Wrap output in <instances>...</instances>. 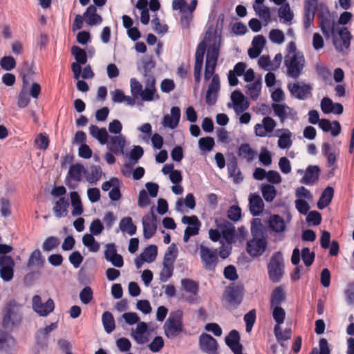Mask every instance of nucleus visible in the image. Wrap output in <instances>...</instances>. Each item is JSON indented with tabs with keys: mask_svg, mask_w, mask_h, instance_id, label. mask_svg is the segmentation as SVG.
I'll return each mask as SVG.
<instances>
[{
	"mask_svg": "<svg viewBox=\"0 0 354 354\" xmlns=\"http://www.w3.org/2000/svg\"><path fill=\"white\" fill-rule=\"evenodd\" d=\"M319 27L326 39L333 37V44L338 53H343L344 48L351 46L352 35L346 27H337V22L331 18L330 13L319 16Z\"/></svg>",
	"mask_w": 354,
	"mask_h": 354,
	"instance_id": "1",
	"label": "nucleus"
},
{
	"mask_svg": "<svg viewBox=\"0 0 354 354\" xmlns=\"http://www.w3.org/2000/svg\"><path fill=\"white\" fill-rule=\"evenodd\" d=\"M252 239L246 243V252L252 258L263 254L268 248V239L261 227H251Z\"/></svg>",
	"mask_w": 354,
	"mask_h": 354,
	"instance_id": "2",
	"label": "nucleus"
},
{
	"mask_svg": "<svg viewBox=\"0 0 354 354\" xmlns=\"http://www.w3.org/2000/svg\"><path fill=\"white\" fill-rule=\"evenodd\" d=\"M71 53L75 59V62L71 64L74 79H88V64L82 68V66L87 63L88 59L86 49L73 45L71 47Z\"/></svg>",
	"mask_w": 354,
	"mask_h": 354,
	"instance_id": "3",
	"label": "nucleus"
},
{
	"mask_svg": "<svg viewBox=\"0 0 354 354\" xmlns=\"http://www.w3.org/2000/svg\"><path fill=\"white\" fill-rule=\"evenodd\" d=\"M269 279L274 283H279L284 274L283 258L281 252H274L268 264Z\"/></svg>",
	"mask_w": 354,
	"mask_h": 354,
	"instance_id": "4",
	"label": "nucleus"
},
{
	"mask_svg": "<svg viewBox=\"0 0 354 354\" xmlns=\"http://www.w3.org/2000/svg\"><path fill=\"white\" fill-rule=\"evenodd\" d=\"M12 250V246L0 254V278L4 282H10L14 278L15 262L9 255Z\"/></svg>",
	"mask_w": 354,
	"mask_h": 354,
	"instance_id": "5",
	"label": "nucleus"
},
{
	"mask_svg": "<svg viewBox=\"0 0 354 354\" xmlns=\"http://www.w3.org/2000/svg\"><path fill=\"white\" fill-rule=\"evenodd\" d=\"M183 312L177 310L170 315L164 324L165 334L167 337L172 339L177 337L183 330Z\"/></svg>",
	"mask_w": 354,
	"mask_h": 354,
	"instance_id": "6",
	"label": "nucleus"
},
{
	"mask_svg": "<svg viewBox=\"0 0 354 354\" xmlns=\"http://www.w3.org/2000/svg\"><path fill=\"white\" fill-rule=\"evenodd\" d=\"M200 258L205 270L215 272L218 262L217 249L209 248L203 244L199 246Z\"/></svg>",
	"mask_w": 354,
	"mask_h": 354,
	"instance_id": "7",
	"label": "nucleus"
},
{
	"mask_svg": "<svg viewBox=\"0 0 354 354\" xmlns=\"http://www.w3.org/2000/svg\"><path fill=\"white\" fill-rule=\"evenodd\" d=\"M18 306L15 299H12L7 301L3 309L2 326L6 328L9 324L12 326H17L21 322V318L19 317L15 310Z\"/></svg>",
	"mask_w": 354,
	"mask_h": 354,
	"instance_id": "8",
	"label": "nucleus"
},
{
	"mask_svg": "<svg viewBox=\"0 0 354 354\" xmlns=\"http://www.w3.org/2000/svg\"><path fill=\"white\" fill-rule=\"evenodd\" d=\"M305 58L302 53L297 52L293 55L290 61L285 59L288 76L297 79L299 77L304 67Z\"/></svg>",
	"mask_w": 354,
	"mask_h": 354,
	"instance_id": "9",
	"label": "nucleus"
},
{
	"mask_svg": "<svg viewBox=\"0 0 354 354\" xmlns=\"http://www.w3.org/2000/svg\"><path fill=\"white\" fill-rule=\"evenodd\" d=\"M215 224L221 232V236L228 244L236 241V234L234 224L223 218H216Z\"/></svg>",
	"mask_w": 354,
	"mask_h": 354,
	"instance_id": "10",
	"label": "nucleus"
},
{
	"mask_svg": "<svg viewBox=\"0 0 354 354\" xmlns=\"http://www.w3.org/2000/svg\"><path fill=\"white\" fill-rule=\"evenodd\" d=\"M267 223L269 231L277 235L276 240L282 241L284 238V232L287 228L284 219L279 214H271Z\"/></svg>",
	"mask_w": 354,
	"mask_h": 354,
	"instance_id": "11",
	"label": "nucleus"
},
{
	"mask_svg": "<svg viewBox=\"0 0 354 354\" xmlns=\"http://www.w3.org/2000/svg\"><path fill=\"white\" fill-rule=\"evenodd\" d=\"M244 287L243 285L230 286L225 292L224 297L226 301L234 308H237L243 301Z\"/></svg>",
	"mask_w": 354,
	"mask_h": 354,
	"instance_id": "12",
	"label": "nucleus"
},
{
	"mask_svg": "<svg viewBox=\"0 0 354 354\" xmlns=\"http://www.w3.org/2000/svg\"><path fill=\"white\" fill-rule=\"evenodd\" d=\"M288 88L291 95L299 100H306L312 96L313 86L310 84H302L299 82L289 83Z\"/></svg>",
	"mask_w": 354,
	"mask_h": 354,
	"instance_id": "13",
	"label": "nucleus"
},
{
	"mask_svg": "<svg viewBox=\"0 0 354 354\" xmlns=\"http://www.w3.org/2000/svg\"><path fill=\"white\" fill-rule=\"evenodd\" d=\"M157 216L151 209V212L142 217L143 236L145 239L151 238L157 230Z\"/></svg>",
	"mask_w": 354,
	"mask_h": 354,
	"instance_id": "14",
	"label": "nucleus"
},
{
	"mask_svg": "<svg viewBox=\"0 0 354 354\" xmlns=\"http://www.w3.org/2000/svg\"><path fill=\"white\" fill-rule=\"evenodd\" d=\"M88 260H86L83 266L77 273V281L84 287L80 293V299L84 304H88V269L86 268Z\"/></svg>",
	"mask_w": 354,
	"mask_h": 354,
	"instance_id": "15",
	"label": "nucleus"
},
{
	"mask_svg": "<svg viewBox=\"0 0 354 354\" xmlns=\"http://www.w3.org/2000/svg\"><path fill=\"white\" fill-rule=\"evenodd\" d=\"M231 100L233 104L229 102L227 107L231 108L233 105L234 111L237 115L248 109L250 106V102L248 97L239 90H236L232 93Z\"/></svg>",
	"mask_w": 354,
	"mask_h": 354,
	"instance_id": "16",
	"label": "nucleus"
},
{
	"mask_svg": "<svg viewBox=\"0 0 354 354\" xmlns=\"http://www.w3.org/2000/svg\"><path fill=\"white\" fill-rule=\"evenodd\" d=\"M317 9L318 0H304L303 22L306 30L311 26Z\"/></svg>",
	"mask_w": 354,
	"mask_h": 354,
	"instance_id": "17",
	"label": "nucleus"
},
{
	"mask_svg": "<svg viewBox=\"0 0 354 354\" xmlns=\"http://www.w3.org/2000/svg\"><path fill=\"white\" fill-rule=\"evenodd\" d=\"M106 145L108 150L114 155H123L126 139L122 134L114 136H110Z\"/></svg>",
	"mask_w": 354,
	"mask_h": 354,
	"instance_id": "18",
	"label": "nucleus"
},
{
	"mask_svg": "<svg viewBox=\"0 0 354 354\" xmlns=\"http://www.w3.org/2000/svg\"><path fill=\"white\" fill-rule=\"evenodd\" d=\"M145 88L142 91L140 98L143 101L151 102L154 99L158 100L159 95L156 93V79L154 76H149L148 79L144 80Z\"/></svg>",
	"mask_w": 354,
	"mask_h": 354,
	"instance_id": "19",
	"label": "nucleus"
},
{
	"mask_svg": "<svg viewBox=\"0 0 354 354\" xmlns=\"http://www.w3.org/2000/svg\"><path fill=\"white\" fill-rule=\"evenodd\" d=\"M200 349L206 353H212L217 351L218 344L216 339L207 333H202L199 337Z\"/></svg>",
	"mask_w": 354,
	"mask_h": 354,
	"instance_id": "20",
	"label": "nucleus"
},
{
	"mask_svg": "<svg viewBox=\"0 0 354 354\" xmlns=\"http://www.w3.org/2000/svg\"><path fill=\"white\" fill-rule=\"evenodd\" d=\"M66 176L75 182H80L83 176L88 181V169L80 162L71 164Z\"/></svg>",
	"mask_w": 354,
	"mask_h": 354,
	"instance_id": "21",
	"label": "nucleus"
},
{
	"mask_svg": "<svg viewBox=\"0 0 354 354\" xmlns=\"http://www.w3.org/2000/svg\"><path fill=\"white\" fill-rule=\"evenodd\" d=\"M240 339V334L236 330H232L225 338V344L234 354H242L243 346Z\"/></svg>",
	"mask_w": 354,
	"mask_h": 354,
	"instance_id": "22",
	"label": "nucleus"
},
{
	"mask_svg": "<svg viewBox=\"0 0 354 354\" xmlns=\"http://www.w3.org/2000/svg\"><path fill=\"white\" fill-rule=\"evenodd\" d=\"M171 115L166 114L162 118V124L171 129H176L180 119V109L178 106H172L170 110Z\"/></svg>",
	"mask_w": 354,
	"mask_h": 354,
	"instance_id": "23",
	"label": "nucleus"
},
{
	"mask_svg": "<svg viewBox=\"0 0 354 354\" xmlns=\"http://www.w3.org/2000/svg\"><path fill=\"white\" fill-rule=\"evenodd\" d=\"M248 201L250 214L253 216H259L264 209V203L261 196L257 193L250 194Z\"/></svg>",
	"mask_w": 354,
	"mask_h": 354,
	"instance_id": "24",
	"label": "nucleus"
},
{
	"mask_svg": "<svg viewBox=\"0 0 354 354\" xmlns=\"http://www.w3.org/2000/svg\"><path fill=\"white\" fill-rule=\"evenodd\" d=\"M320 172L321 169L319 166H308L304 176L300 180V183L306 185H312L315 184L319 179Z\"/></svg>",
	"mask_w": 354,
	"mask_h": 354,
	"instance_id": "25",
	"label": "nucleus"
},
{
	"mask_svg": "<svg viewBox=\"0 0 354 354\" xmlns=\"http://www.w3.org/2000/svg\"><path fill=\"white\" fill-rule=\"evenodd\" d=\"M181 221L183 224L189 225L185 230V232L188 234L189 236H195L199 233L201 223L196 216H183Z\"/></svg>",
	"mask_w": 354,
	"mask_h": 354,
	"instance_id": "26",
	"label": "nucleus"
},
{
	"mask_svg": "<svg viewBox=\"0 0 354 354\" xmlns=\"http://www.w3.org/2000/svg\"><path fill=\"white\" fill-rule=\"evenodd\" d=\"M276 127V122L270 117H266L263 119V124H257L254 127L256 135L263 137L266 133L272 132Z\"/></svg>",
	"mask_w": 354,
	"mask_h": 354,
	"instance_id": "27",
	"label": "nucleus"
},
{
	"mask_svg": "<svg viewBox=\"0 0 354 354\" xmlns=\"http://www.w3.org/2000/svg\"><path fill=\"white\" fill-rule=\"evenodd\" d=\"M319 127L324 132L330 131L333 136H338L341 132L340 123L334 120L332 123L327 119H321L318 123Z\"/></svg>",
	"mask_w": 354,
	"mask_h": 354,
	"instance_id": "28",
	"label": "nucleus"
},
{
	"mask_svg": "<svg viewBox=\"0 0 354 354\" xmlns=\"http://www.w3.org/2000/svg\"><path fill=\"white\" fill-rule=\"evenodd\" d=\"M71 204L73 207L71 214L76 217L82 214L84 212L83 205L81 197L77 192L72 191L70 192Z\"/></svg>",
	"mask_w": 354,
	"mask_h": 354,
	"instance_id": "29",
	"label": "nucleus"
},
{
	"mask_svg": "<svg viewBox=\"0 0 354 354\" xmlns=\"http://www.w3.org/2000/svg\"><path fill=\"white\" fill-rule=\"evenodd\" d=\"M68 207V200L65 197H61L55 202L53 211L57 218H61L67 216Z\"/></svg>",
	"mask_w": 354,
	"mask_h": 354,
	"instance_id": "30",
	"label": "nucleus"
},
{
	"mask_svg": "<svg viewBox=\"0 0 354 354\" xmlns=\"http://www.w3.org/2000/svg\"><path fill=\"white\" fill-rule=\"evenodd\" d=\"M90 134L102 145L107 143L110 136L105 128H99L97 125L90 126Z\"/></svg>",
	"mask_w": 354,
	"mask_h": 354,
	"instance_id": "31",
	"label": "nucleus"
},
{
	"mask_svg": "<svg viewBox=\"0 0 354 354\" xmlns=\"http://www.w3.org/2000/svg\"><path fill=\"white\" fill-rule=\"evenodd\" d=\"M286 299V295L283 287L281 286L276 287L271 293L270 307L280 306Z\"/></svg>",
	"mask_w": 354,
	"mask_h": 354,
	"instance_id": "32",
	"label": "nucleus"
},
{
	"mask_svg": "<svg viewBox=\"0 0 354 354\" xmlns=\"http://www.w3.org/2000/svg\"><path fill=\"white\" fill-rule=\"evenodd\" d=\"M237 154L239 157L250 162L254 159L257 153L250 147L248 143H243L238 148Z\"/></svg>",
	"mask_w": 354,
	"mask_h": 354,
	"instance_id": "33",
	"label": "nucleus"
},
{
	"mask_svg": "<svg viewBox=\"0 0 354 354\" xmlns=\"http://www.w3.org/2000/svg\"><path fill=\"white\" fill-rule=\"evenodd\" d=\"M334 194V189L332 187L328 186L322 192L317 202V207L323 209L327 207L331 202Z\"/></svg>",
	"mask_w": 354,
	"mask_h": 354,
	"instance_id": "34",
	"label": "nucleus"
},
{
	"mask_svg": "<svg viewBox=\"0 0 354 354\" xmlns=\"http://www.w3.org/2000/svg\"><path fill=\"white\" fill-rule=\"evenodd\" d=\"M10 341L15 342L12 335L6 331L0 330V351H5L6 354H11L12 347L8 344Z\"/></svg>",
	"mask_w": 354,
	"mask_h": 354,
	"instance_id": "35",
	"label": "nucleus"
},
{
	"mask_svg": "<svg viewBox=\"0 0 354 354\" xmlns=\"http://www.w3.org/2000/svg\"><path fill=\"white\" fill-rule=\"evenodd\" d=\"M119 228L123 232H127L130 236L136 233L137 227L133 223L132 218L130 216L122 218L119 223Z\"/></svg>",
	"mask_w": 354,
	"mask_h": 354,
	"instance_id": "36",
	"label": "nucleus"
},
{
	"mask_svg": "<svg viewBox=\"0 0 354 354\" xmlns=\"http://www.w3.org/2000/svg\"><path fill=\"white\" fill-rule=\"evenodd\" d=\"M84 22L88 25V7H87L83 15L77 14L75 15L72 25L73 32H76L82 28Z\"/></svg>",
	"mask_w": 354,
	"mask_h": 354,
	"instance_id": "37",
	"label": "nucleus"
},
{
	"mask_svg": "<svg viewBox=\"0 0 354 354\" xmlns=\"http://www.w3.org/2000/svg\"><path fill=\"white\" fill-rule=\"evenodd\" d=\"M147 325L144 322H138L136 329V334L132 333L133 338L138 344H144L147 341V339L142 336L143 334L147 331Z\"/></svg>",
	"mask_w": 354,
	"mask_h": 354,
	"instance_id": "38",
	"label": "nucleus"
},
{
	"mask_svg": "<svg viewBox=\"0 0 354 354\" xmlns=\"http://www.w3.org/2000/svg\"><path fill=\"white\" fill-rule=\"evenodd\" d=\"M291 328H287L283 332L281 331L280 326L275 325L274 326V334L277 339V341L279 343L281 346H284L283 342L291 338Z\"/></svg>",
	"mask_w": 354,
	"mask_h": 354,
	"instance_id": "39",
	"label": "nucleus"
},
{
	"mask_svg": "<svg viewBox=\"0 0 354 354\" xmlns=\"http://www.w3.org/2000/svg\"><path fill=\"white\" fill-rule=\"evenodd\" d=\"M102 322L106 333H111L115 328V320L113 315L109 312L105 311L102 316Z\"/></svg>",
	"mask_w": 354,
	"mask_h": 354,
	"instance_id": "40",
	"label": "nucleus"
},
{
	"mask_svg": "<svg viewBox=\"0 0 354 354\" xmlns=\"http://www.w3.org/2000/svg\"><path fill=\"white\" fill-rule=\"evenodd\" d=\"M261 192L264 200L266 202H272L277 196V190L272 185L262 184Z\"/></svg>",
	"mask_w": 354,
	"mask_h": 354,
	"instance_id": "41",
	"label": "nucleus"
},
{
	"mask_svg": "<svg viewBox=\"0 0 354 354\" xmlns=\"http://www.w3.org/2000/svg\"><path fill=\"white\" fill-rule=\"evenodd\" d=\"M272 108L274 113L277 116L281 122H283L288 118L287 110H290V108L286 104H278L274 103L272 104Z\"/></svg>",
	"mask_w": 354,
	"mask_h": 354,
	"instance_id": "42",
	"label": "nucleus"
},
{
	"mask_svg": "<svg viewBox=\"0 0 354 354\" xmlns=\"http://www.w3.org/2000/svg\"><path fill=\"white\" fill-rule=\"evenodd\" d=\"M47 342L48 336L38 330L35 334V344L37 348L33 351L34 354H39L41 350L45 349L47 347Z\"/></svg>",
	"mask_w": 354,
	"mask_h": 354,
	"instance_id": "43",
	"label": "nucleus"
},
{
	"mask_svg": "<svg viewBox=\"0 0 354 354\" xmlns=\"http://www.w3.org/2000/svg\"><path fill=\"white\" fill-rule=\"evenodd\" d=\"M180 283L182 287L187 292L198 295L199 286L197 282L190 279H183Z\"/></svg>",
	"mask_w": 354,
	"mask_h": 354,
	"instance_id": "44",
	"label": "nucleus"
},
{
	"mask_svg": "<svg viewBox=\"0 0 354 354\" xmlns=\"http://www.w3.org/2000/svg\"><path fill=\"white\" fill-rule=\"evenodd\" d=\"M157 254V246L156 245H150L145 249L144 252L140 254V257H144L145 262L151 263L156 259Z\"/></svg>",
	"mask_w": 354,
	"mask_h": 354,
	"instance_id": "45",
	"label": "nucleus"
},
{
	"mask_svg": "<svg viewBox=\"0 0 354 354\" xmlns=\"http://www.w3.org/2000/svg\"><path fill=\"white\" fill-rule=\"evenodd\" d=\"M261 86L262 83L261 80H257L253 83L246 85V88L249 91V94L252 100H257L261 93Z\"/></svg>",
	"mask_w": 354,
	"mask_h": 354,
	"instance_id": "46",
	"label": "nucleus"
},
{
	"mask_svg": "<svg viewBox=\"0 0 354 354\" xmlns=\"http://www.w3.org/2000/svg\"><path fill=\"white\" fill-rule=\"evenodd\" d=\"M178 256V249L175 243L171 244L167 252H165L163 258V263L174 264Z\"/></svg>",
	"mask_w": 354,
	"mask_h": 354,
	"instance_id": "47",
	"label": "nucleus"
},
{
	"mask_svg": "<svg viewBox=\"0 0 354 354\" xmlns=\"http://www.w3.org/2000/svg\"><path fill=\"white\" fill-rule=\"evenodd\" d=\"M16 66V59L11 55H5L0 59V67L4 71H10Z\"/></svg>",
	"mask_w": 354,
	"mask_h": 354,
	"instance_id": "48",
	"label": "nucleus"
},
{
	"mask_svg": "<svg viewBox=\"0 0 354 354\" xmlns=\"http://www.w3.org/2000/svg\"><path fill=\"white\" fill-rule=\"evenodd\" d=\"M142 68H143V77L145 80L148 79L149 76H153L152 75L151 71L156 66V62L153 60L151 57L146 58L142 59Z\"/></svg>",
	"mask_w": 354,
	"mask_h": 354,
	"instance_id": "49",
	"label": "nucleus"
},
{
	"mask_svg": "<svg viewBox=\"0 0 354 354\" xmlns=\"http://www.w3.org/2000/svg\"><path fill=\"white\" fill-rule=\"evenodd\" d=\"M285 133L279 137L278 147L280 149H286L292 145L291 133L288 129H285Z\"/></svg>",
	"mask_w": 354,
	"mask_h": 354,
	"instance_id": "50",
	"label": "nucleus"
},
{
	"mask_svg": "<svg viewBox=\"0 0 354 354\" xmlns=\"http://www.w3.org/2000/svg\"><path fill=\"white\" fill-rule=\"evenodd\" d=\"M44 263V257L39 249H35L30 255L27 262V266L31 267L35 263L37 265H43Z\"/></svg>",
	"mask_w": 354,
	"mask_h": 354,
	"instance_id": "51",
	"label": "nucleus"
},
{
	"mask_svg": "<svg viewBox=\"0 0 354 354\" xmlns=\"http://www.w3.org/2000/svg\"><path fill=\"white\" fill-rule=\"evenodd\" d=\"M59 245V240L57 237L50 236L47 237L42 244L44 251L49 252Z\"/></svg>",
	"mask_w": 354,
	"mask_h": 354,
	"instance_id": "52",
	"label": "nucleus"
},
{
	"mask_svg": "<svg viewBox=\"0 0 354 354\" xmlns=\"http://www.w3.org/2000/svg\"><path fill=\"white\" fill-rule=\"evenodd\" d=\"M278 15L280 18L283 19L286 22L290 21L294 17L293 12L291 11L288 3L282 5L279 9Z\"/></svg>",
	"mask_w": 354,
	"mask_h": 354,
	"instance_id": "53",
	"label": "nucleus"
},
{
	"mask_svg": "<svg viewBox=\"0 0 354 354\" xmlns=\"http://www.w3.org/2000/svg\"><path fill=\"white\" fill-rule=\"evenodd\" d=\"M131 93L134 98H139L142 93V84L135 77L130 80Z\"/></svg>",
	"mask_w": 354,
	"mask_h": 354,
	"instance_id": "54",
	"label": "nucleus"
},
{
	"mask_svg": "<svg viewBox=\"0 0 354 354\" xmlns=\"http://www.w3.org/2000/svg\"><path fill=\"white\" fill-rule=\"evenodd\" d=\"M301 257L305 266L309 267L315 261V254L314 252H310L309 248L306 247L301 250Z\"/></svg>",
	"mask_w": 354,
	"mask_h": 354,
	"instance_id": "55",
	"label": "nucleus"
},
{
	"mask_svg": "<svg viewBox=\"0 0 354 354\" xmlns=\"http://www.w3.org/2000/svg\"><path fill=\"white\" fill-rule=\"evenodd\" d=\"M220 45L218 43L214 41L208 48L206 56V61L209 62L210 57L213 58V62H217L219 55Z\"/></svg>",
	"mask_w": 354,
	"mask_h": 354,
	"instance_id": "56",
	"label": "nucleus"
},
{
	"mask_svg": "<svg viewBox=\"0 0 354 354\" xmlns=\"http://www.w3.org/2000/svg\"><path fill=\"white\" fill-rule=\"evenodd\" d=\"M272 309V317L278 326L283 324L286 317V312L280 306L270 307Z\"/></svg>",
	"mask_w": 354,
	"mask_h": 354,
	"instance_id": "57",
	"label": "nucleus"
},
{
	"mask_svg": "<svg viewBox=\"0 0 354 354\" xmlns=\"http://www.w3.org/2000/svg\"><path fill=\"white\" fill-rule=\"evenodd\" d=\"M27 88L28 87H24L22 85V88L18 95L17 106L21 109L26 107L30 101L29 97L30 95L27 93L26 91Z\"/></svg>",
	"mask_w": 354,
	"mask_h": 354,
	"instance_id": "58",
	"label": "nucleus"
},
{
	"mask_svg": "<svg viewBox=\"0 0 354 354\" xmlns=\"http://www.w3.org/2000/svg\"><path fill=\"white\" fill-rule=\"evenodd\" d=\"M227 216L229 220L237 222L241 217V209L239 205H233L227 211Z\"/></svg>",
	"mask_w": 354,
	"mask_h": 354,
	"instance_id": "59",
	"label": "nucleus"
},
{
	"mask_svg": "<svg viewBox=\"0 0 354 354\" xmlns=\"http://www.w3.org/2000/svg\"><path fill=\"white\" fill-rule=\"evenodd\" d=\"M319 349L315 347L313 348L310 354H330V350L326 339L321 338L319 341Z\"/></svg>",
	"mask_w": 354,
	"mask_h": 354,
	"instance_id": "60",
	"label": "nucleus"
},
{
	"mask_svg": "<svg viewBox=\"0 0 354 354\" xmlns=\"http://www.w3.org/2000/svg\"><path fill=\"white\" fill-rule=\"evenodd\" d=\"M55 309V303L53 299L48 298L47 301L43 303L40 310H39L38 315L41 317H46Z\"/></svg>",
	"mask_w": 354,
	"mask_h": 354,
	"instance_id": "61",
	"label": "nucleus"
},
{
	"mask_svg": "<svg viewBox=\"0 0 354 354\" xmlns=\"http://www.w3.org/2000/svg\"><path fill=\"white\" fill-rule=\"evenodd\" d=\"M214 140L213 138L207 136L201 138L198 140V146L201 151H210L214 146Z\"/></svg>",
	"mask_w": 354,
	"mask_h": 354,
	"instance_id": "62",
	"label": "nucleus"
},
{
	"mask_svg": "<svg viewBox=\"0 0 354 354\" xmlns=\"http://www.w3.org/2000/svg\"><path fill=\"white\" fill-rule=\"evenodd\" d=\"M257 317V312L255 309L250 310L248 313H247L243 317V320L245 323L246 331H251Z\"/></svg>",
	"mask_w": 354,
	"mask_h": 354,
	"instance_id": "63",
	"label": "nucleus"
},
{
	"mask_svg": "<svg viewBox=\"0 0 354 354\" xmlns=\"http://www.w3.org/2000/svg\"><path fill=\"white\" fill-rule=\"evenodd\" d=\"M269 39L274 44H281L285 40V36L282 30L272 29L270 31Z\"/></svg>",
	"mask_w": 354,
	"mask_h": 354,
	"instance_id": "64",
	"label": "nucleus"
}]
</instances>
